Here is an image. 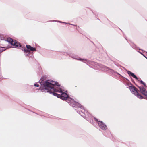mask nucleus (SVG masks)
Returning <instances> with one entry per match:
<instances>
[{
	"label": "nucleus",
	"instance_id": "1",
	"mask_svg": "<svg viewBox=\"0 0 147 147\" xmlns=\"http://www.w3.org/2000/svg\"><path fill=\"white\" fill-rule=\"evenodd\" d=\"M63 91H65L64 88H63V90H62L61 92H57L59 93L60 94H58L57 93H53V95L63 100H66V101L73 107L77 108L79 107L81 109H83V111H84V113L83 111H78L77 112L83 117L85 118L84 115H88V111L86 110H85L84 107L78 102H76L71 98L69 97L67 94L66 93L63 92Z\"/></svg>",
	"mask_w": 147,
	"mask_h": 147
},
{
	"label": "nucleus",
	"instance_id": "7",
	"mask_svg": "<svg viewBox=\"0 0 147 147\" xmlns=\"http://www.w3.org/2000/svg\"><path fill=\"white\" fill-rule=\"evenodd\" d=\"M94 118L95 119V120L98 123L99 126L101 129L103 130H105L107 129V127L106 125L102 121H98L97 119L94 117Z\"/></svg>",
	"mask_w": 147,
	"mask_h": 147
},
{
	"label": "nucleus",
	"instance_id": "4",
	"mask_svg": "<svg viewBox=\"0 0 147 147\" xmlns=\"http://www.w3.org/2000/svg\"><path fill=\"white\" fill-rule=\"evenodd\" d=\"M26 47L27 49L24 47L22 49L24 52L26 53L25 54L26 56H28L30 54V51H36V49L34 47H32L29 45H26Z\"/></svg>",
	"mask_w": 147,
	"mask_h": 147
},
{
	"label": "nucleus",
	"instance_id": "12",
	"mask_svg": "<svg viewBox=\"0 0 147 147\" xmlns=\"http://www.w3.org/2000/svg\"><path fill=\"white\" fill-rule=\"evenodd\" d=\"M4 51V49L2 47H0V53Z\"/></svg>",
	"mask_w": 147,
	"mask_h": 147
},
{
	"label": "nucleus",
	"instance_id": "16",
	"mask_svg": "<svg viewBox=\"0 0 147 147\" xmlns=\"http://www.w3.org/2000/svg\"><path fill=\"white\" fill-rule=\"evenodd\" d=\"M144 57H145L147 59V57H146V56H145V55H143Z\"/></svg>",
	"mask_w": 147,
	"mask_h": 147
},
{
	"label": "nucleus",
	"instance_id": "14",
	"mask_svg": "<svg viewBox=\"0 0 147 147\" xmlns=\"http://www.w3.org/2000/svg\"><path fill=\"white\" fill-rule=\"evenodd\" d=\"M138 52L140 53L142 55H144V54H142L141 52L139 51H138Z\"/></svg>",
	"mask_w": 147,
	"mask_h": 147
},
{
	"label": "nucleus",
	"instance_id": "11",
	"mask_svg": "<svg viewBox=\"0 0 147 147\" xmlns=\"http://www.w3.org/2000/svg\"><path fill=\"white\" fill-rule=\"evenodd\" d=\"M140 81V83L141 84H143L145 86H146V84L144 82H143L142 80H141Z\"/></svg>",
	"mask_w": 147,
	"mask_h": 147
},
{
	"label": "nucleus",
	"instance_id": "3",
	"mask_svg": "<svg viewBox=\"0 0 147 147\" xmlns=\"http://www.w3.org/2000/svg\"><path fill=\"white\" fill-rule=\"evenodd\" d=\"M71 57L75 59L79 60L84 63L91 64L92 65H94L95 69L101 70L102 71H107L109 69L107 67L103 65H98L97 63L93 62H91V63L88 60L80 58L76 55H72V56H71Z\"/></svg>",
	"mask_w": 147,
	"mask_h": 147
},
{
	"label": "nucleus",
	"instance_id": "15",
	"mask_svg": "<svg viewBox=\"0 0 147 147\" xmlns=\"http://www.w3.org/2000/svg\"><path fill=\"white\" fill-rule=\"evenodd\" d=\"M58 22H61V23H63V22H61V21H58ZM64 23H65V22H64Z\"/></svg>",
	"mask_w": 147,
	"mask_h": 147
},
{
	"label": "nucleus",
	"instance_id": "17",
	"mask_svg": "<svg viewBox=\"0 0 147 147\" xmlns=\"http://www.w3.org/2000/svg\"><path fill=\"white\" fill-rule=\"evenodd\" d=\"M126 79L127 80V81H129L127 79V78H126Z\"/></svg>",
	"mask_w": 147,
	"mask_h": 147
},
{
	"label": "nucleus",
	"instance_id": "13",
	"mask_svg": "<svg viewBox=\"0 0 147 147\" xmlns=\"http://www.w3.org/2000/svg\"><path fill=\"white\" fill-rule=\"evenodd\" d=\"M34 86L36 87H38L39 86V85L37 83H35L34 84Z\"/></svg>",
	"mask_w": 147,
	"mask_h": 147
},
{
	"label": "nucleus",
	"instance_id": "10",
	"mask_svg": "<svg viewBox=\"0 0 147 147\" xmlns=\"http://www.w3.org/2000/svg\"><path fill=\"white\" fill-rule=\"evenodd\" d=\"M44 80V78H43L42 77L40 79V80L39 81L40 83V82H41L42 83H44L46 82V81L45 82H43V81Z\"/></svg>",
	"mask_w": 147,
	"mask_h": 147
},
{
	"label": "nucleus",
	"instance_id": "19",
	"mask_svg": "<svg viewBox=\"0 0 147 147\" xmlns=\"http://www.w3.org/2000/svg\"><path fill=\"white\" fill-rule=\"evenodd\" d=\"M146 52V53H147V52Z\"/></svg>",
	"mask_w": 147,
	"mask_h": 147
},
{
	"label": "nucleus",
	"instance_id": "5",
	"mask_svg": "<svg viewBox=\"0 0 147 147\" xmlns=\"http://www.w3.org/2000/svg\"><path fill=\"white\" fill-rule=\"evenodd\" d=\"M130 91L139 98L142 99L144 98L140 94L136 89V88L134 86H129V87Z\"/></svg>",
	"mask_w": 147,
	"mask_h": 147
},
{
	"label": "nucleus",
	"instance_id": "2",
	"mask_svg": "<svg viewBox=\"0 0 147 147\" xmlns=\"http://www.w3.org/2000/svg\"><path fill=\"white\" fill-rule=\"evenodd\" d=\"M41 87L40 89L42 92H48L53 94L55 92H61L63 90L64 87L61 86L57 82L47 80L44 83L40 82Z\"/></svg>",
	"mask_w": 147,
	"mask_h": 147
},
{
	"label": "nucleus",
	"instance_id": "9",
	"mask_svg": "<svg viewBox=\"0 0 147 147\" xmlns=\"http://www.w3.org/2000/svg\"><path fill=\"white\" fill-rule=\"evenodd\" d=\"M127 73L129 76H131L134 78L137 79L138 81H139V80H138V78L136 76V75H135L134 73L131 72V71H127Z\"/></svg>",
	"mask_w": 147,
	"mask_h": 147
},
{
	"label": "nucleus",
	"instance_id": "6",
	"mask_svg": "<svg viewBox=\"0 0 147 147\" xmlns=\"http://www.w3.org/2000/svg\"><path fill=\"white\" fill-rule=\"evenodd\" d=\"M7 40L8 42L13 45L14 47L18 48L21 46V45L20 43L16 42L15 41H14L11 38H7Z\"/></svg>",
	"mask_w": 147,
	"mask_h": 147
},
{
	"label": "nucleus",
	"instance_id": "8",
	"mask_svg": "<svg viewBox=\"0 0 147 147\" xmlns=\"http://www.w3.org/2000/svg\"><path fill=\"white\" fill-rule=\"evenodd\" d=\"M141 93L147 97V91L146 89L143 86H138Z\"/></svg>",
	"mask_w": 147,
	"mask_h": 147
},
{
	"label": "nucleus",
	"instance_id": "18",
	"mask_svg": "<svg viewBox=\"0 0 147 147\" xmlns=\"http://www.w3.org/2000/svg\"><path fill=\"white\" fill-rule=\"evenodd\" d=\"M139 50H141V49H139Z\"/></svg>",
	"mask_w": 147,
	"mask_h": 147
}]
</instances>
